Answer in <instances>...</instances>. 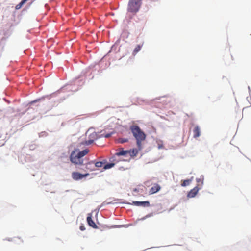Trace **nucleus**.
<instances>
[{
  "instance_id": "9",
  "label": "nucleus",
  "mask_w": 251,
  "mask_h": 251,
  "mask_svg": "<svg viewBox=\"0 0 251 251\" xmlns=\"http://www.w3.org/2000/svg\"><path fill=\"white\" fill-rule=\"evenodd\" d=\"M128 150H124L123 148H120L119 151L115 153V155L118 156L122 155L126 156L128 154Z\"/></svg>"
},
{
  "instance_id": "7",
  "label": "nucleus",
  "mask_w": 251,
  "mask_h": 251,
  "mask_svg": "<svg viewBox=\"0 0 251 251\" xmlns=\"http://www.w3.org/2000/svg\"><path fill=\"white\" fill-rule=\"evenodd\" d=\"M133 204L137 206L148 207L150 206V202L148 201H133Z\"/></svg>"
},
{
  "instance_id": "15",
  "label": "nucleus",
  "mask_w": 251,
  "mask_h": 251,
  "mask_svg": "<svg viewBox=\"0 0 251 251\" xmlns=\"http://www.w3.org/2000/svg\"><path fill=\"white\" fill-rule=\"evenodd\" d=\"M193 177H192L189 179L184 180L182 181L181 186L183 187H185L189 185L190 183L193 180Z\"/></svg>"
},
{
  "instance_id": "2",
  "label": "nucleus",
  "mask_w": 251,
  "mask_h": 251,
  "mask_svg": "<svg viewBox=\"0 0 251 251\" xmlns=\"http://www.w3.org/2000/svg\"><path fill=\"white\" fill-rule=\"evenodd\" d=\"M130 130H131L134 137L137 140V145L138 147L140 149L141 148V142L144 141L146 138L145 134L137 126H131Z\"/></svg>"
},
{
  "instance_id": "13",
  "label": "nucleus",
  "mask_w": 251,
  "mask_h": 251,
  "mask_svg": "<svg viewBox=\"0 0 251 251\" xmlns=\"http://www.w3.org/2000/svg\"><path fill=\"white\" fill-rule=\"evenodd\" d=\"M128 153L131 157L136 156L138 153V151L136 149L128 150Z\"/></svg>"
},
{
  "instance_id": "21",
  "label": "nucleus",
  "mask_w": 251,
  "mask_h": 251,
  "mask_svg": "<svg viewBox=\"0 0 251 251\" xmlns=\"http://www.w3.org/2000/svg\"><path fill=\"white\" fill-rule=\"evenodd\" d=\"M111 134H106V135L104 136V137H105V138H109V137H110V136H111Z\"/></svg>"
},
{
  "instance_id": "16",
  "label": "nucleus",
  "mask_w": 251,
  "mask_h": 251,
  "mask_svg": "<svg viewBox=\"0 0 251 251\" xmlns=\"http://www.w3.org/2000/svg\"><path fill=\"white\" fill-rule=\"evenodd\" d=\"M105 163V162L102 161H94V166L95 167L100 168L103 166V164Z\"/></svg>"
},
{
  "instance_id": "22",
  "label": "nucleus",
  "mask_w": 251,
  "mask_h": 251,
  "mask_svg": "<svg viewBox=\"0 0 251 251\" xmlns=\"http://www.w3.org/2000/svg\"><path fill=\"white\" fill-rule=\"evenodd\" d=\"M80 229L81 230H84L85 229V228L84 227V226H81L80 227Z\"/></svg>"
},
{
  "instance_id": "11",
  "label": "nucleus",
  "mask_w": 251,
  "mask_h": 251,
  "mask_svg": "<svg viewBox=\"0 0 251 251\" xmlns=\"http://www.w3.org/2000/svg\"><path fill=\"white\" fill-rule=\"evenodd\" d=\"M91 215L89 214V216L87 217V221L88 222V224L90 226L93 228H96L97 227L96 224L95 223V222L93 221V220L92 219Z\"/></svg>"
},
{
  "instance_id": "4",
  "label": "nucleus",
  "mask_w": 251,
  "mask_h": 251,
  "mask_svg": "<svg viewBox=\"0 0 251 251\" xmlns=\"http://www.w3.org/2000/svg\"><path fill=\"white\" fill-rule=\"evenodd\" d=\"M85 140L84 144L89 145L93 143L97 138V134L96 132L89 129L85 133Z\"/></svg>"
},
{
  "instance_id": "12",
  "label": "nucleus",
  "mask_w": 251,
  "mask_h": 251,
  "mask_svg": "<svg viewBox=\"0 0 251 251\" xmlns=\"http://www.w3.org/2000/svg\"><path fill=\"white\" fill-rule=\"evenodd\" d=\"M94 161H91L86 164V168L87 169L93 171H95Z\"/></svg>"
},
{
  "instance_id": "19",
  "label": "nucleus",
  "mask_w": 251,
  "mask_h": 251,
  "mask_svg": "<svg viewBox=\"0 0 251 251\" xmlns=\"http://www.w3.org/2000/svg\"><path fill=\"white\" fill-rule=\"evenodd\" d=\"M25 3L23 0H22L16 6L15 9L16 10L20 9Z\"/></svg>"
},
{
  "instance_id": "17",
  "label": "nucleus",
  "mask_w": 251,
  "mask_h": 251,
  "mask_svg": "<svg viewBox=\"0 0 251 251\" xmlns=\"http://www.w3.org/2000/svg\"><path fill=\"white\" fill-rule=\"evenodd\" d=\"M115 164L113 163H108L103 166V169L105 170L110 169L114 166Z\"/></svg>"
},
{
  "instance_id": "10",
  "label": "nucleus",
  "mask_w": 251,
  "mask_h": 251,
  "mask_svg": "<svg viewBox=\"0 0 251 251\" xmlns=\"http://www.w3.org/2000/svg\"><path fill=\"white\" fill-rule=\"evenodd\" d=\"M160 186L159 185L155 184L150 189L149 193L150 194H154L158 192L160 190Z\"/></svg>"
},
{
  "instance_id": "8",
  "label": "nucleus",
  "mask_w": 251,
  "mask_h": 251,
  "mask_svg": "<svg viewBox=\"0 0 251 251\" xmlns=\"http://www.w3.org/2000/svg\"><path fill=\"white\" fill-rule=\"evenodd\" d=\"M193 137L195 138L199 137L201 135V129L198 126H196L193 130Z\"/></svg>"
},
{
  "instance_id": "14",
  "label": "nucleus",
  "mask_w": 251,
  "mask_h": 251,
  "mask_svg": "<svg viewBox=\"0 0 251 251\" xmlns=\"http://www.w3.org/2000/svg\"><path fill=\"white\" fill-rule=\"evenodd\" d=\"M143 45V43H142L140 45H138L134 49L133 51V55H135L141 49L142 46Z\"/></svg>"
},
{
  "instance_id": "18",
  "label": "nucleus",
  "mask_w": 251,
  "mask_h": 251,
  "mask_svg": "<svg viewBox=\"0 0 251 251\" xmlns=\"http://www.w3.org/2000/svg\"><path fill=\"white\" fill-rule=\"evenodd\" d=\"M117 141L118 143L122 144L127 142L128 141V139L127 138H119L118 139Z\"/></svg>"
},
{
  "instance_id": "20",
  "label": "nucleus",
  "mask_w": 251,
  "mask_h": 251,
  "mask_svg": "<svg viewBox=\"0 0 251 251\" xmlns=\"http://www.w3.org/2000/svg\"><path fill=\"white\" fill-rule=\"evenodd\" d=\"M196 181L198 183H201V184L203 183L202 180L201 178H197Z\"/></svg>"
},
{
  "instance_id": "1",
  "label": "nucleus",
  "mask_w": 251,
  "mask_h": 251,
  "mask_svg": "<svg viewBox=\"0 0 251 251\" xmlns=\"http://www.w3.org/2000/svg\"><path fill=\"white\" fill-rule=\"evenodd\" d=\"M89 152V150L86 149L80 151L78 149H75L71 153L70 155V161L75 165H83L84 159L83 157L87 155Z\"/></svg>"
},
{
  "instance_id": "6",
  "label": "nucleus",
  "mask_w": 251,
  "mask_h": 251,
  "mask_svg": "<svg viewBox=\"0 0 251 251\" xmlns=\"http://www.w3.org/2000/svg\"><path fill=\"white\" fill-rule=\"evenodd\" d=\"M200 188H199L197 186L195 187L193 189H191L187 194V197L188 198H193L198 193Z\"/></svg>"
},
{
  "instance_id": "5",
  "label": "nucleus",
  "mask_w": 251,
  "mask_h": 251,
  "mask_svg": "<svg viewBox=\"0 0 251 251\" xmlns=\"http://www.w3.org/2000/svg\"><path fill=\"white\" fill-rule=\"evenodd\" d=\"M89 175V173H86L85 174H82L77 172H73L72 173V178L75 181L79 180L80 179H82L83 178Z\"/></svg>"
},
{
  "instance_id": "3",
  "label": "nucleus",
  "mask_w": 251,
  "mask_h": 251,
  "mask_svg": "<svg viewBox=\"0 0 251 251\" xmlns=\"http://www.w3.org/2000/svg\"><path fill=\"white\" fill-rule=\"evenodd\" d=\"M142 0H129L127 10L132 13H136L141 6Z\"/></svg>"
}]
</instances>
